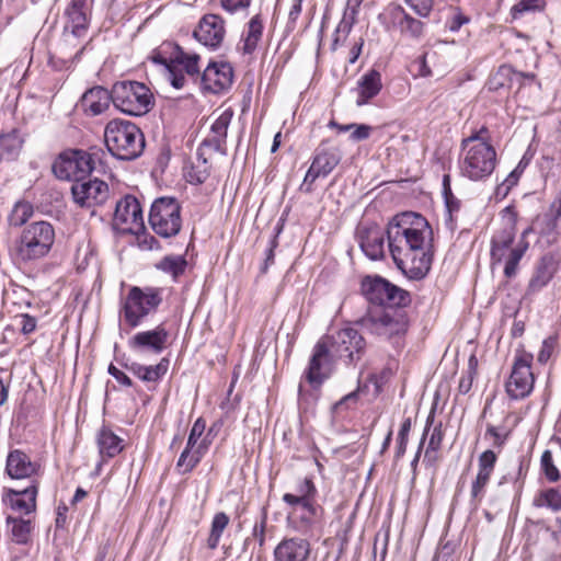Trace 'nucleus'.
I'll list each match as a JSON object with an SVG mask.
<instances>
[{"instance_id":"f257e3e1","label":"nucleus","mask_w":561,"mask_h":561,"mask_svg":"<svg viewBox=\"0 0 561 561\" xmlns=\"http://www.w3.org/2000/svg\"><path fill=\"white\" fill-rule=\"evenodd\" d=\"M388 248L397 267L410 279L424 278L433 262V230L420 214L394 216L387 228Z\"/></svg>"},{"instance_id":"f03ea898","label":"nucleus","mask_w":561,"mask_h":561,"mask_svg":"<svg viewBox=\"0 0 561 561\" xmlns=\"http://www.w3.org/2000/svg\"><path fill=\"white\" fill-rule=\"evenodd\" d=\"M485 127L461 141L459 169L462 176L471 181H483L494 171L497 159L494 147L489 144L483 134Z\"/></svg>"},{"instance_id":"7ed1b4c3","label":"nucleus","mask_w":561,"mask_h":561,"mask_svg":"<svg viewBox=\"0 0 561 561\" xmlns=\"http://www.w3.org/2000/svg\"><path fill=\"white\" fill-rule=\"evenodd\" d=\"M150 59L152 62L165 68L168 79L175 89H181L185 85V75L194 80L199 76V56L187 54L182 47L171 42H164L154 49L150 55Z\"/></svg>"},{"instance_id":"20e7f679","label":"nucleus","mask_w":561,"mask_h":561,"mask_svg":"<svg viewBox=\"0 0 561 561\" xmlns=\"http://www.w3.org/2000/svg\"><path fill=\"white\" fill-rule=\"evenodd\" d=\"M55 242V229L48 221L28 224L14 247L15 260L23 264L37 262L48 255Z\"/></svg>"},{"instance_id":"39448f33","label":"nucleus","mask_w":561,"mask_h":561,"mask_svg":"<svg viewBox=\"0 0 561 561\" xmlns=\"http://www.w3.org/2000/svg\"><path fill=\"white\" fill-rule=\"evenodd\" d=\"M104 140L112 156L121 160H134L145 148L141 130L134 123L124 119H112L106 124Z\"/></svg>"},{"instance_id":"423d86ee","label":"nucleus","mask_w":561,"mask_h":561,"mask_svg":"<svg viewBox=\"0 0 561 561\" xmlns=\"http://www.w3.org/2000/svg\"><path fill=\"white\" fill-rule=\"evenodd\" d=\"M162 289L157 287L140 288L133 286L123 302L124 321L136 328L142 320L154 312L162 302Z\"/></svg>"},{"instance_id":"0eeeda50","label":"nucleus","mask_w":561,"mask_h":561,"mask_svg":"<svg viewBox=\"0 0 561 561\" xmlns=\"http://www.w3.org/2000/svg\"><path fill=\"white\" fill-rule=\"evenodd\" d=\"M114 106L121 112L141 116L153 106V95L144 83L121 81L113 85Z\"/></svg>"},{"instance_id":"6e6552de","label":"nucleus","mask_w":561,"mask_h":561,"mask_svg":"<svg viewBox=\"0 0 561 561\" xmlns=\"http://www.w3.org/2000/svg\"><path fill=\"white\" fill-rule=\"evenodd\" d=\"M149 224L162 238L176 236L182 227L181 206L174 197H159L150 208Z\"/></svg>"},{"instance_id":"1a4fd4ad","label":"nucleus","mask_w":561,"mask_h":561,"mask_svg":"<svg viewBox=\"0 0 561 561\" xmlns=\"http://www.w3.org/2000/svg\"><path fill=\"white\" fill-rule=\"evenodd\" d=\"M317 488L310 478L298 481L295 493H285L283 502L290 507L300 506L304 511L300 516V528H310L322 517L323 508L316 503Z\"/></svg>"},{"instance_id":"9d476101","label":"nucleus","mask_w":561,"mask_h":561,"mask_svg":"<svg viewBox=\"0 0 561 561\" xmlns=\"http://www.w3.org/2000/svg\"><path fill=\"white\" fill-rule=\"evenodd\" d=\"M533 359V355L524 351L515 355L510 377L505 382V391L512 400L525 399L531 393L535 385Z\"/></svg>"},{"instance_id":"9b49d317","label":"nucleus","mask_w":561,"mask_h":561,"mask_svg":"<svg viewBox=\"0 0 561 561\" xmlns=\"http://www.w3.org/2000/svg\"><path fill=\"white\" fill-rule=\"evenodd\" d=\"M362 325L370 333L391 339L407 331V321L403 314L396 309L371 308L362 319Z\"/></svg>"},{"instance_id":"f8f14e48","label":"nucleus","mask_w":561,"mask_h":561,"mask_svg":"<svg viewBox=\"0 0 561 561\" xmlns=\"http://www.w3.org/2000/svg\"><path fill=\"white\" fill-rule=\"evenodd\" d=\"M94 169L92 156L83 150L61 152L53 163V172L60 180L81 181Z\"/></svg>"},{"instance_id":"ddd939ff","label":"nucleus","mask_w":561,"mask_h":561,"mask_svg":"<svg viewBox=\"0 0 561 561\" xmlns=\"http://www.w3.org/2000/svg\"><path fill=\"white\" fill-rule=\"evenodd\" d=\"M363 293L368 301L379 308L392 309L409 301L405 290L381 277L366 278L363 282Z\"/></svg>"},{"instance_id":"4468645a","label":"nucleus","mask_w":561,"mask_h":561,"mask_svg":"<svg viewBox=\"0 0 561 561\" xmlns=\"http://www.w3.org/2000/svg\"><path fill=\"white\" fill-rule=\"evenodd\" d=\"M322 341L328 342L332 357L344 359L347 363L360 359L366 345L364 337L353 328L339 330L322 337Z\"/></svg>"},{"instance_id":"2eb2a0df","label":"nucleus","mask_w":561,"mask_h":561,"mask_svg":"<svg viewBox=\"0 0 561 561\" xmlns=\"http://www.w3.org/2000/svg\"><path fill=\"white\" fill-rule=\"evenodd\" d=\"M340 161L341 153L339 149L335 147L327 148L324 147V144H322L318 148L312 163L305 175L304 182L300 185V191L311 193L313 190L312 184L314 181L318 178L328 176L340 163Z\"/></svg>"},{"instance_id":"dca6fc26","label":"nucleus","mask_w":561,"mask_h":561,"mask_svg":"<svg viewBox=\"0 0 561 561\" xmlns=\"http://www.w3.org/2000/svg\"><path fill=\"white\" fill-rule=\"evenodd\" d=\"M71 193L79 206L90 208L105 203L110 191L108 185L99 179L89 181L83 179L72 184Z\"/></svg>"},{"instance_id":"f3484780","label":"nucleus","mask_w":561,"mask_h":561,"mask_svg":"<svg viewBox=\"0 0 561 561\" xmlns=\"http://www.w3.org/2000/svg\"><path fill=\"white\" fill-rule=\"evenodd\" d=\"M169 332L160 324L152 330L140 331L128 340V346L137 353L160 354L165 347Z\"/></svg>"},{"instance_id":"a211bd4d","label":"nucleus","mask_w":561,"mask_h":561,"mask_svg":"<svg viewBox=\"0 0 561 561\" xmlns=\"http://www.w3.org/2000/svg\"><path fill=\"white\" fill-rule=\"evenodd\" d=\"M225 34V21L217 14L204 15L194 31V37L204 46L213 49L221 45Z\"/></svg>"},{"instance_id":"6ab92c4d","label":"nucleus","mask_w":561,"mask_h":561,"mask_svg":"<svg viewBox=\"0 0 561 561\" xmlns=\"http://www.w3.org/2000/svg\"><path fill=\"white\" fill-rule=\"evenodd\" d=\"M330 358L333 357L328 347V342L321 339L313 347L312 356L305 373L306 379L310 385L320 386L329 377Z\"/></svg>"},{"instance_id":"aec40b11","label":"nucleus","mask_w":561,"mask_h":561,"mask_svg":"<svg viewBox=\"0 0 561 561\" xmlns=\"http://www.w3.org/2000/svg\"><path fill=\"white\" fill-rule=\"evenodd\" d=\"M233 69L228 62H211L204 70L201 81L204 90L220 93L232 84Z\"/></svg>"},{"instance_id":"412c9836","label":"nucleus","mask_w":561,"mask_h":561,"mask_svg":"<svg viewBox=\"0 0 561 561\" xmlns=\"http://www.w3.org/2000/svg\"><path fill=\"white\" fill-rule=\"evenodd\" d=\"M560 261L553 253L542 255L534 266L533 275L527 285V294H536L545 288L559 270Z\"/></svg>"},{"instance_id":"4be33fe9","label":"nucleus","mask_w":561,"mask_h":561,"mask_svg":"<svg viewBox=\"0 0 561 561\" xmlns=\"http://www.w3.org/2000/svg\"><path fill=\"white\" fill-rule=\"evenodd\" d=\"M114 220L117 225H124V230L136 231L140 229L144 225V219L138 199L127 195L117 202Z\"/></svg>"},{"instance_id":"5701e85b","label":"nucleus","mask_w":561,"mask_h":561,"mask_svg":"<svg viewBox=\"0 0 561 561\" xmlns=\"http://www.w3.org/2000/svg\"><path fill=\"white\" fill-rule=\"evenodd\" d=\"M311 553L309 540L301 537L282 539L275 547L274 561H307Z\"/></svg>"},{"instance_id":"b1692460","label":"nucleus","mask_w":561,"mask_h":561,"mask_svg":"<svg viewBox=\"0 0 561 561\" xmlns=\"http://www.w3.org/2000/svg\"><path fill=\"white\" fill-rule=\"evenodd\" d=\"M91 7L92 0H71L66 10L65 30L70 31L76 37L83 36L89 26Z\"/></svg>"},{"instance_id":"393cba45","label":"nucleus","mask_w":561,"mask_h":561,"mask_svg":"<svg viewBox=\"0 0 561 561\" xmlns=\"http://www.w3.org/2000/svg\"><path fill=\"white\" fill-rule=\"evenodd\" d=\"M41 469L39 463L32 461L30 456L22 450L14 449L9 453L7 457L5 471L12 479H30L36 481L34 478Z\"/></svg>"},{"instance_id":"a878e982","label":"nucleus","mask_w":561,"mask_h":561,"mask_svg":"<svg viewBox=\"0 0 561 561\" xmlns=\"http://www.w3.org/2000/svg\"><path fill=\"white\" fill-rule=\"evenodd\" d=\"M37 492V481H32V484L23 490L9 489L4 501L13 512L20 515H28L36 510Z\"/></svg>"},{"instance_id":"bb28decb","label":"nucleus","mask_w":561,"mask_h":561,"mask_svg":"<svg viewBox=\"0 0 561 561\" xmlns=\"http://www.w3.org/2000/svg\"><path fill=\"white\" fill-rule=\"evenodd\" d=\"M515 225L513 222H506L503 228L495 231L491 239V261L492 265L501 264L503 261H507V256L515 245Z\"/></svg>"},{"instance_id":"cd10ccee","label":"nucleus","mask_w":561,"mask_h":561,"mask_svg":"<svg viewBox=\"0 0 561 561\" xmlns=\"http://www.w3.org/2000/svg\"><path fill=\"white\" fill-rule=\"evenodd\" d=\"M537 233L540 237H547L549 242H553L559 233L561 221V198L554 199L548 211L536 217Z\"/></svg>"},{"instance_id":"c85d7f7f","label":"nucleus","mask_w":561,"mask_h":561,"mask_svg":"<svg viewBox=\"0 0 561 561\" xmlns=\"http://www.w3.org/2000/svg\"><path fill=\"white\" fill-rule=\"evenodd\" d=\"M359 244L365 255L373 261L385 256V233L378 226L360 230Z\"/></svg>"},{"instance_id":"c756f323","label":"nucleus","mask_w":561,"mask_h":561,"mask_svg":"<svg viewBox=\"0 0 561 561\" xmlns=\"http://www.w3.org/2000/svg\"><path fill=\"white\" fill-rule=\"evenodd\" d=\"M233 112L230 108L222 111L210 126L209 135L203 145L213 147L216 151H224L226 146L228 127L231 123Z\"/></svg>"},{"instance_id":"7c9ffc66","label":"nucleus","mask_w":561,"mask_h":561,"mask_svg":"<svg viewBox=\"0 0 561 561\" xmlns=\"http://www.w3.org/2000/svg\"><path fill=\"white\" fill-rule=\"evenodd\" d=\"M114 103L113 90L110 92L102 87H94L88 90L81 99V105L84 112L91 115H100L106 111L110 103Z\"/></svg>"},{"instance_id":"2f4dec72","label":"nucleus","mask_w":561,"mask_h":561,"mask_svg":"<svg viewBox=\"0 0 561 561\" xmlns=\"http://www.w3.org/2000/svg\"><path fill=\"white\" fill-rule=\"evenodd\" d=\"M382 88L381 75L375 69L364 73L357 82L356 105L363 106L379 94Z\"/></svg>"},{"instance_id":"473e14b6","label":"nucleus","mask_w":561,"mask_h":561,"mask_svg":"<svg viewBox=\"0 0 561 561\" xmlns=\"http://www.w3.org/2000/svg\"><path fill=\"white\" fill-rule=\"evenodd\" d=\"M387 14L391 23L398 26L402 33H409L412 36L421 35L423 23L410 15L401 5L392 4L388 7Z\"/></svg>"},{"instance_id":"72a5a7b5","label":"nucleus","mask_w":561,"mask_h":561,"mask_svg":"<svg viewBox=\"0 0 561 561\" xmlns=\"http://www.w3.org/2000/svg\"><path fill=\"white\" fill-rule=\"evenodd\" d=\"M530 232H537L536 220H534L533 225L522 232L519 241L513 249H511L506 264L504 265L505 277L513 278L516 276L518 264L528 249V242L526 241V238Z\"/></svg>"},{"instance_id":"f704fd0d","label":"nucleus","mask_w":561,"mask_h":561,"mask_svg":"<svg viewBox=\"0 0 561 561\" xmlns=\"http://www.w3.org/2000/svg\"><path fill=\"white\" fill-rule=\"evenodd\" d=\"M169 364L168 358H162L157 365L145 366L138 363H131L125 365V367L145 382H157L167 374Z\"/></svg>"},{"instance_id":"c9c22d12","label":"nucleus","mask_w":561,"mask_h":561,"mask_svg":"<svg viewBox=\"0 0 561 561\" xmlns=\"http://www.w3.org/2000/svg\"><path fill=\"white\" fill-rule=\"evenodd\" d=\"M363 0H347L346 8L344 10V14L342 20L340 21L336 31H335V37L332 43V48L335 49L340 39L341 35L343 36V39L347 37L350 34L354 23L356 22V15L358 13V9L362 4Z\"/></svg>"},{"instance_id":"e433bc0d","label":"nucleus","mask_w":561,"mask_h":561,"mask_svg":"<svg viewBox=\"0 0 561 561\" xmlns=\"http://www.w3.org/2000/svg\"><path fill=\"white\" fill-rule=\"evenodd\" d=\"M263 28L264 26L261 16L259 14L252 16L242 37L243 54L251 55L255 51L262 38Z\"/></svg>"},{"instance_id":"4c0bfd02","label":"nucleus","mask_w":561,"mask_h":561,"mask_svg":"<svg viewBox=\"0 0 561 561\" xmlns=\"http://www.w3.org/2000/svg\"><path fill=\"white\" fill-rule=\"evenodd\" d=\"M561 461L560 446L558 445L556 449H547L541 455V469L545 477L550 482H557L560 477V468L559 462Z\"/></svg>"},{"instance_id":"58836bf2","label":"nucleus","mask_w":561,"mask_h":561,"mask_svg":"<svg viewBox=\"0 0 561 561\" xmlns=\"http://www.w3.org/2000/svg\"><path fill=\"white\" fill-rule=\"evenodd\" d=\"M8 525H11L10 535L12 541L19 545L27 543L32 534V520L22 517H7Z\"/></svg>"},{"instance_id":"ea45409f","label":"nucleus","mask_w":561,"mask_h":561,"mask_svg":"<svg viewBox=\"0 0 561 561\" xmlns=\"http://www.w3.org/2000/svg\"><path fill=\"white\" fill-rule=\"evenodd\" d=\"M98 444L100 454L110 458L115 457L123 449L122 439L107 428L100 431Z\"/></svg>"},{"instance_id":"a19ab883","label":"nucleus","mask_w":561,"mask_h":561,"mask_svg":"<svg viewBox=\"0 0 561 561\" xmlns=\"http://www.w3.org/2000/svg\"><path fill=\"white\" fill-rule=\"evenodd\" d=\"M23 145L18 131L12 130L9 134L0 136V161L13 160L18 157Z\"/></svg>"},{"instance_id":"79ce46f5","label":"nucleus","mask_w":561,"mask_h":561,"mask_svg":"<svg viewBox=\"0 0 561 561\" xmlns=\"http://www.w3.org/2000/svg\"><path fill=\"white\" fill-rule=\"evenodd\" d=\"M187 266V261L183 255H167L158 264L157 267L170 274L174 280L184 274Z\"/></svg>"},{"instance_id":"37998d69","label":"nucleus","mask_w":561,"mask_h":561,"mask_svg":"<svg viewBox=\"0 0 561 561\" xmlns=\"http://www.w3.org/2000/svg\"><path fill=\"white\" fill-rule=\"evenodd\" d=\"M229 520V516L224 512L215 514L211 522L210 533L207 539V547L209 549L214 550L218 547L221 535L226 527L228 526Z\"/></svg>"},{"instance_id":"c03bdc74","label":"nucleus","mask_w":561,"mask_h":561,"mask_svg":"<svg viewBox=\"0 0 561 561\" xmlns=\"http://www.w3.org/2000/svg\"><path fill=\"white\" fill-rule=\"evenodd\" d=\"M538 507H548L552 511L561 510V492L556 489L541 491L534 501Z\"/></svg>"},{"instance_id":"a18cd8bd","label":"nucleus","mask_w":561,"mask_h":561,"mask_svg":"<svg viewBox=\"0 0 561 561\" xmlns=\"http://www.w3.org/2000/svg\"><path fill=\"white\" fill-rule=\"evenodd\" d=\"M33 207L27 202H19L14 205L9 221L13 227H21L32 217Z\"/></svg>"},{"instance_id":"49530a36","label":"nucleus","mask_w":561,"mask_h":561,"mask_svg":"<svg viewBox=\"0 0 561 561\" xmlns=\"http://www.w3.org/2000/svg\"><path fill=\"white\" fill-rule=\"evenodd\" d=\"M489 476L477 473L474 480L471 483V490H470V504L477 508L484 495H485V488L490 481Z\"/></svg>"},{"instance_id":"de8ad7c7","label":"nucleus","mask_w":561,"mask_h":561,"mask_svg":"<svg viewBox=\"0 0 561 561\" xmlns=\"http://www.w3.org/2000/svg\"><path fill=\"white\" fill-rule=\"evenodd\" d=\"M201 460L202 458L196 454L194 448L186 446L179 457L176 469L182 474L188 473L199 463Z\"/></svg>"},{"instance_id":"09e8293b","label":"nucleus","mask_w":561,"mask_h":561,"mask_svg":"<svg viewBox=\"0 0 561 561\" xmlns=\"http://www.w3.org/2000/svg\"><path fill=\"white\" fill-rule=\"evenodd\" d=\"M497 460L496 454L488 449L483 451L478 458V473L491 477Z\"/></svg>"},{"instance_id":"8fccbe9b","label":"nucleus","mask_w":561,"mask_h":561,"mask_svg":"<svg viewBox=\"0 0 561 561\" xmlns=\"http://www.w3.org/2000/svg\"><path fill=\"white\" fill-rule=\"evenodd\" d=\"M543 8V0H520L511 9L513 19H518L525 12L536 11Z\"/></svg>"},{"instance_id":"3c124183","label":"nucleus","mask_w":561,"mask_h":561,"mask_svg":"<svg viewBox=\"0 0 561 561\" xmlns=\"http://www.w3.org/2000/svg\"><path fill=\"white\" fill-rule=\"evenodd\" d=\"M420 18H428L434 8V0H404Z\"/></svg>"},{"instance_id":"603ef678","label":"nucleus","mask_w":561,"mask_h":561,"mask_svg":"<svg viewBox=\"0 0 561 561\" xmlns=\"http://www.w3.org/2000/svg\"><path fill=\"white\" fill-rule=\"evenodd\" d=\"M206 430V422L203 417H198L190 432L188 438H187V447L195 448L197 445V442L202 438L204 432Z\"/></svg>"},{"instance_id":"864d4df0","label":"nucleus","mask_w":561,"mask_h":561,"mask_svg":"<svg viewBox=\"0 0 561 561\" xmlns=\"http://www.w3.org/2000/svg\"><path fill=\"white\" fill-rule=\"evenodd\" d=\"M353 129L351 130L350 138L353 141H363L370 137L374 127L366 124L352 123Z\"/></svg>"},{"instance_id":"5fc2aeb1","label":"nucleus","mask_w":561,"mask_h":561,"mask_svg":"<svg viewBox=\"0 0 561 561\" xmlns=\"http://www.w3.org/2000/svg\"><path fill=\"white\" fill-rule=\"evenodd\" d=\"M470 19L457 10L454 15L447 21L446 27L450 32H458L462 25L469 23Z\"/></svg>"},{"instance_id":"6e6d98bb","label":"nucleus","mask_w":561,"mask_h":561,"mask_svg":"<svg viewBox=\"0 0 561 561\" xmlns=\"http://www.w3.org/2000/svg\"><path fill=\"white\" fill-rule=\"evenodd\" d=\"M220 4L227 12L236 13L240 10L248 9L251 4V0H220Z\"/></svg>"},{"instance_id":"4d7b16f0","label":"nucleus","mask_w":561,"mask_h":561,"mask_svg":"<svg viewBox=\"0 0 561 561\" xmlns=\"http://www.w3.org/2000/svg\"><path fill=\"white\" fill-rule=\"evenodd\" d=\"M485 435H489L493 438V447L502 448L504 445L507 433L500 431L496 426L488 425Z\"/></svg>"},{"instance_id":"13d9d810","label":"nucleus","mask_w":561,"mask_h":561,"mask_svg":"<svg viewBox=\"0 0 561 561\" xmlns=\"http://www.w3.org/2000/svg\"><path fill=\"white\" fill-rule=\"evenodd\" d=\"M433 422H434V411H431V413L428 414L427 420H426V426H425V430H424V433H423L420 446L417 448V451H416L413 460L411 461V467H412V470H413L414 473H415V470H416V467H417V463H419V459H420V456H421V451H422V448H423L425 436H426L430 427L432 426Z\"/></svg>"},{"instance_id":"bf43d9fd","label":"nucleus","mask_w":561,"mask_h":561,"mask_svg":"<svg viewBox=\"0 0 561 561\" xmlns=\"http://www.w3.org/2000/svg\"><path fill=\"white\" fill-rule=\"evenodd\" d=\"M358 391L359 388L355 391L350 392L348 394L344 396L340 401H337L333 405V410L339 412L343 409H348L351 405L355 404L358 400Z\"/></svg>"},{"instance_id":"052dcab7","label":"nucleus","mask_w":561,"mask_h":561,"mask_svg":"<svg viewBox=\"0 0 561 561\" xmlns=\"http://www.w3.org/2000/svg\"><path fill=\"white\" fill-rule=\"evenodd\" d=\"M266 513H263L260 523H255L252 536L257 539L259 545L262 547L265 543V528H266Z\"/></svg>"},{"instance_id":"680f3d73","label":"nucleus","mask_w":561,"mask_h":561,"mask_svg":"<svg viewBox=\"0 0 561 561\" xmlns=\"http://www.w3.org/2000/svg\"><path fill=\"white\" fill-rule=\"evenodd\" d=\"M108 374L115 378L117 382H119L123 386L131 387L133 381L122 370H119L117 367H115L113 364L108 366Z\"/></svg>"},{"instance_id":"e2e57ef3","label":"nucleus","mask_w":561,"mask_h":561,"mask_svg":"<svg viewBox=\"0 0 561 561\" xmlns=\"http://www.w3.org/2000/svg\"><path fill=\"white\" fill-rule=\"evenodd\" d=\"M445 206H446V210H447V214H448V218H447V221L448 222H453L454 221V214L455 213H458L459 209H460V201L454 195V196H450L445 198Z\"/></svg>"},{"instance_id":"0e129e2a","label":"nucleus","mask_w":561,"mask_h":561,"mask_svg":"<svg viewBox=\"0 0 561 561\" xmlns=\"http://www.w3.org/2000/svg\"><path fill=\"white\" fill-rule=\"evenodd\" d=\"M442 440H443L442 424H438V425L434 426V428L432 431L427 448L439 450Z\"/></svg>"},{"instance_id":"69168bd1","label":"nucleus","mask_w":561,"mask_h":561,"mask_svg":"<svg viewBox=\"0 0 561 561\" xmlns=\"http://www.w3.org/2000/svg\"><path fill=\"white\" fill-rule=\"evenodd\" d=\"M553 351V342L552 340H545L541 345V350L538 353V360L540 363H546Z\"/></svg>"},{"instance_id":"338daca9","label":"nucleus","mask_w":561,"mask_h":561,"mask_svg":"<svg viewBox=\"0 0 561 561\" xmlns=\"http://www.w3.org/2000/svg\"><path fill=\"white\" fill-rule=\"evenodd\" d=\"M210 444H211V437H209L208 435H205L203 438H201L197 442V445L195 446L194 450L201 458H203L204 455L207 453Z\"/></svg>"},{"instance_id":"774afa93","label":"nucleus","mask_w":561,"mask_h":561,"mask_svg":"<svg viewBox=\"0 0 561 561\" xmlns=\"http://www.w3.org/2000/svg\"><path fill=\"white\" fill-rule=\"evenodd\" d=\"M22 332L25 334L32 333L36 328V320L28 314L22 316Z\"/></svg>"}]
</instances>
